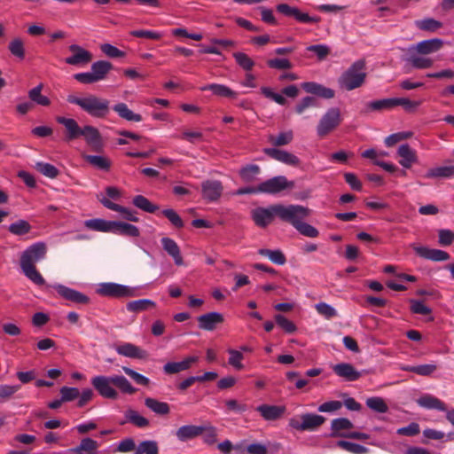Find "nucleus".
Segmentation results:
<instances>
[{"label": "nucleus", "instance_id": "1", "mask_svg": "<svg viewBox=\"0 0 454 454\" xmlns=\"http://www.w3.org/2000/svg\"><path fill=\"white\" fill-rule=\"evenodd\" d=\"M47 254V246L43 242H35L27 247L20 254V266L23 274L35 285H45V279L36 269L35 264L43 260Z\"/></svg>", "mask_w": 454, "mask_h": 454}, {"label": "nucleus", "instance_id": "2", "mask_svg": "<svg viewBox=\"0 0 454 454\" xmlns=\"http://www.w3.org/2000/svg\"><path fill=\"white\" fill-rule=\"evenodd\" d=\"M91 384L102 397L107 399H116L118 397V392L114 386H116L124 394L133 395L137 392V388L121 375L95 376L91 379Z\"/></svg>", "mask_w": 454, "mask_h": 454}, {"label": "nucleus", "instance_id": "3", "mask_svg": "<svg viewBox=\"0 0 454 454\" xmlns=\"http://www.w3.org/2000/svg\"><path fill=\"white\" fill-rule=\"evenodd\" d=\"M67 101L78 106L82 110L94 118H105L110 112V102L106 98L89 94L84 97L69 95Z\"/></svg>", "mask_w": 454, "mask_h": 454}, {"label": "nucleus", "instance_id": "4", "mask_svg": "<svg viewBox=\"0 0 454 454\" xmlns=\"http://www.w3.org/2000/svg\"><path fill=\"white\" fill-rule=\"evenodd\" d=\"M366 78L365 62L359 59L354 62L339 78V85L345 90L361 87Z\"/></svg>", "mask_w": 454, "mask_h": 454}, {"label": "nucleus", "instance_id": "5", "mask_svg": "<svg viewBox=\"0 0 454 454\" xmlns=\"http://www.w3.org/2000/svg\"><path fill=\"white\" fill-rule=\"evenodd\" d=\"M325 422V418L316 413H303L289 419L288 426L296 431H315Z\"/></svg>", "mask_w": 454, "mask_h": 454}, {"label": "nucleus", "instance_id": "6", "mask_svg": "<svg viewBox=\"0 0 454 454\" xmlns=\"http://www.w3.org/2000/svg\"><path fill=\"white\" fill-rule=\"evenodd\" d=\"M310 209L301 205L278 204L277 217L290 223L294 228L310 215Z\"/></svg>", "mask_w": 454, "mask_h": 454}, {"label": "nucleus", "instance_id": "7", "mask_svg": "<svg viewBox=\"0 0 454 454\" xmlns=\"http://www.w3.org/2000/svg\"><path fill=\"white\" fill-rule=\"evenodd\" d=\"M96 292L101 296L111 298H129L136 296L135 288L112 282L100 283Z\"/></svg>", "mask_w": 454, "mask_h": 454}, {"label": "nucleus", "instance_id": "8", "mask_svg": "<svg viewBox=\"0 0 454 454\" xmlns=\"http://www.w3.org/2000/svg\"><path fill=\"white\" fill-rule=\"evenodd\" d=\"M342 118L340 110L337 107H332L320 119L317 126V133L320 137H324L333 131L341 122Z\"/></svg>", "mask_w": 454, "mask_h": 454}, {"label": "nucleus", "instance_id": "9", "mask_svg": "<svg viewBox=\"0 0 454 454\" xmlns=\"http://www.w3.org/2000/svg\"><path fill=\"white\" fill-rule=\"evenodd\" d=\"M294 186L293 181L287 180L284 176H278L259 184L260 193L277 194L282 191L292 189Z\"/></svg>", "mask_w": 454, "mask_h": 454}, {"label": "nucleus", "instance_id": "10", "mask_svg": "<svg viewBox=\"0 0 454 454\" xmlns=\"http://www.w3.org/2000/svg\"><path fill=\"white\" fill-rule=\"evenodd\" d=\"M68 50L71 55L65 59V62L68 65L82 67L90 63L93 59L90 51L78 44H71Z\"/></svg>", "mask_w": 454, "mask_h": 454}, {"label": "nucleus", "instance_id": "11", "mask_svg": "<svg viewBox=\"0 0 454 454\" xmlns=\"http://www.w3.org/2000/svg\"><path fill=\"white\" fill-rule=\"evenodd\" d=\"M278 204L271 205L268 207H256L251 212V216L254 223L262 228L270 224L274 218L277 217Z\"/></svg>", "mask_w": 454, "mask_h": 454}, {"label": "nucleus", "instance_id": "12", "mask_svg": "<svg viewBox=\"0 0 454 454\" xmlns=\"http://www.w3.org/2000/svg\"><path fill=\"white\" fill-rule=\"evenodd\" d=\"M277 11L287 17H294L301 23H318L320 18L317 16H309L308 13L301 12L297 7L290 6L287 4H279L277 5Z\"/></svg>", "mask_w": 454, "mask_h": 454}, {"label": "nucleus", "instance_id": "13", "mask_svg": "<svg viewBox=\"0 0 454 454\" xmlns=\"http://www.w3.org/2000/svg\"><path fill=\"white\" fill-rule=\"evenodd\" d=\"M411 247L419 256L433 262H445L450 258L447 252L441 249L429 248L416 244H412Z\"/></svg>", "mask_w": 454, "mask_h": 454}, {"label": "nucleus", "instance_id": "14", "mask_svg": "<svg viewBox=\"0 0 454 454\" xmlns=\"http://www.w3.org/2000/svg\"><path fill=\"white\" fill-rule=\"evenodd\" d=\"M52 287L57 291L59 295L65 300L77 304H88L90 302V298L79 291L60 284L53 285Z\"/></svg>", "mask_w": 454, "mask_h": 454}, {"label": "nucleus", "instance_id": "15", "mask_svg": "<svg viewBox=\"0 0 454 454\" xmlns=\"http://www.w3.org/2000/svg\"><path fill=\"white\" fill-rule=\"evenodd\" d=\"M199 327L205 331H214L224 322V317L219 312H209L197 318Z\"/></svg>", "mask_w": 454, "mask_h": 454}, {"label": "nucleus", "instance_id": "16", "mask_svg": "<svg viewBox=\"0 0 454 454\" xmlns=\"http://www.w3.org/2000/svg\"><path fill=\"white\" fill-rule=\"evenodd\" d=\"M263 152L270 158L278 161H280L284 164L294 167H297L300 164V159L296 155L289 152L277 148H265Z\"/></svg>", "mask_w": 454, "mask_h": 454}, {"label": "nucleus", "instance_id": "17", "mask_svg": "<svg viewBox=\"0 0 454 454\" xmlns=\"http://www.w3.org/2000/svg\"><path fill=\"white\" fill-rule=\"evenodd\" d=\"M396 153L400 158L398 162L404 168H411L413 164L419 161L417 152L408 144L401 145Z\"/></svg>", "mask_w": 454, "mask_h": 454}, {"label": "nucleus", "instance_id": "18", "mask_svg": "<svg viewBox=\"0 0 454 454\" xmlns=\"http://www.w3.org/2000/svg\"><path fill=\"white\" fill-rule=\"evenodd\" d=\"M442 45V40L438 38L424 40L412 45L410 48V51H416L418 54L421 55H428L438 51Z\"/></svg>", "mask_w": 454, "mask_h": 454}, {"label": "nucleus", "instance_id": "19", "mask_svg": "<svg viewBox=\"0 0 454 454\" xmlns=\"http://www.w3.org/2000/svg\"><path fill=\"white\" fill-rule=\"evenodd\" d=\"M81 136H82L86 143L95 151L102 148V137L98 129L93 126L86 125L82 128Z\"/></svg>", "mask_w": 454, "mask_h": 454}, {"label": "nucleus", "instance_id": "20", "mask_svg": "<svg viewBox=\"0 0 454 454\" xmlns=\"http://www.w3.org/2000/svg\"><path fill=\"white\" fill-rule=\"evenodd\" d=\"M115 351L125 357L145 359L147 357L145 350L129 342H124L115 347Z\"/></svg>", "mask_w": 454, "mask_h": 454}, {"label": "nucleus", "instance_id": "21", "mask_svg": "<svg viewBox=\"0 0 454 454\" xmlns=\"http://www.w3.org/2000/svg\"><path fill=\"white\" fill-rule=\"evenodd\" d=\"M256 411L267 421L277 420L286 412L284 405L261 404L256 407Z\"/></svg>", "mask_w": 454, "mask_h": 454}, {"label": "nucleus", "instance_id": "22", "mask_svg": "<svg viewBox=\"0 0 454 454\" xmlns=\"http://www.w3.org/2000/svg\"><path fill=\"white\" fill-rule=\"evenodd\" d=\"M57 122L62 124L67 131L66 138L68 141L74 140L81 137L82 128H81L77 121L73 118H66L58 116L56 118Z\"/></svg>", "mask_w": 454, "mask_h": 454}, {"label": "nucleus", "instance_id": "23", "mask_svg": "<svg viewBox=\"0 0 454 454\" xmlns=\"http://www.w3.org/2000/svg\"><path fill=\"white\" fill-rule=\"evenodd\" d=\"M353 423L346 418L334 419L331 422V436L344 437L348 435V431L352 429Z\"/></svg>", "mask_w": 454, "mask_h": 454}, {"label": "nucleus", "instance_id": "24", "mask_svg": "<svg viewBox=\"0 0 454 454\" xmlns=\"http://www.w3.org/2000/svg\"><path fill=\"white\" fill-rule=\"evenodd\" d=\"M199 357L192 356L184 358L180 362H168L163 366V371L167 374H175L188 370L192 364L197 363Z\"/></svg>", "mask_w": 454, "mask_h": 454}, {"label": "nucleus", "instance_id": "25", "mask_svg": "<svg viewBox=\"0 0 454 454\" xmlns=\"http://www.w3.org/2000/svg\"><path fill=\"white\" fill-rule=\"evenodd\" d=\"M416 402L420 407L427 410L447 411L446 404L442 400L430 394L422 395Z\"/></svg>", "mask_w": 454, "mask_h": 454}, {"label": "nucleus", "instance_id": "26", "mask_svg": "<svg viewBox=\"0 0 454 454\" xmlns=\"http://www.w3.org/2000/svg\"><path fill=\"white\" fill-rule=\"evenodd\" d=\"M333 370L339 377L348 381L357 380L361 377V372L356 371L355 367L348 363H340L333 366Z\"/></svg>", "mask_w": 454, "mask_h": 454}, {"label": "nucleus", "instance_id": "27", "mask_svg": "<svg viewBox=\"0 0 454 454\" xmlns=\"http://www.w3.org/2000/svg\"><path fill=\"white\" fill-rule=\"evenodd\" d=\"M100 201L106 208L120 213L124 219L130 222H138L139 219L135 211L114 203L107 198H103Z\"/></svg>", "mask_w": 454, "mask_h": 454}, {"label": "nucleus", "instance_id": "28", "mask_svg": "<svg viewBox=\"0 0 454 454\" xmlns=\"http://www.w3.org/2000/svg\"><path fill=\"white\" fill-rule=\"evenodd\" d=\"M161 245L163 249L173 258L176 265L181 266L184 264L180 248L174 239L167 237L162 238Z\"/></svg>", "mask_w": 454, "mask_h": 454}, {"label": "nucleus", "instance_id": "29", "mask_svg": "<svg viewBox=\"0 0 454 454\" xmlns=\"http://www.w3.org/2000/svg\"><path fill=\"white\" fill-rule=\"evenodd\" d=\"M223 186L219 181H206L202 184L203 198L209 200H216L222 194Z\"/></svg>", "mask_w": 454, "mask_h": 454}, {"label": "nucleus", "instance_id": "30", "mask_svg": "<svg viewBox=\"0 0 454 454\" xmlns=\"http://www.w3.org/2000/svg\"><path fill=\"white\" fill-rule=\"evenodd\" d=\"M201 429V426L184 425L176 431V436L180 442H187L200 436Z\"/></svg>", "mask_w": 454, "mask_h": 454}, {"label": "nucleus", "instance_id": "31", "mask_svg": "<svg viewBox=\"0 0 454 454\" xmlns=\"http://www.w3.org/2000/svg\"><path fill=\"white\" fill-rule=\"evenodd\" d=\"M111 233L127 237H138L140 235L139 229L137 226L121 221H113Z\"/></svg>", "mask_w": 454, "mask_h": 454}, {"label": "nucleus", "instance_id": "32", "mask_svg": "<svg viewBox=\"0 0 454 454\" xmlns=\"http://www.w3.org/2000/svg\"><path fill=\"white\" fill-rule=\"evenodd\" d=\"M301 88L308 93L317 95L324 98H333L334 97L333 90L314 82H303Z\"/></svg>", "mask_w": 454, "mask_h": 454}, {"label": "nucleus", "instance_id": "33", "mask_svg": "<svg viewBox=\"0 0 454 454\" xmlns=\"http://www.w3.org/2000/svg\"><path fill=\"white\" fill-rule=\"evenodd\" d=\"M99 444L97 441L85 437L80 442V444L70 450L74 454H97Z\"/></svg>", "mask_w": 454, "mask_h": 454}, {"label": "nucleus", "instance_id": "34", "mask_svg": "<svg viewBox=\"0 0 454 454\" xmlns=\"http://www.w3.org/2000/svg\"><path fill=\"white\" fill-rule=\"evenodd\" d=\"M200 90H210L212 93L218 97L236 98L238 97V92L232 90L230 87L224 84L219 83H211L205 85L200 88Z\"/></svg>", "mask_w": 454, "mask_h": 454}, {"label": "nucleus", "instance_id": "35", "mask_svg": "<svg viewBox=\"0 0 454 454\" xmlns=\"http://www.w3.org/2000/svg\"><path fill=\"white\" fill-rule=\"evenodd\" d=\"M400 370L403 372H413L419 376H431L436 370L437 365L435 364H426L419 365H400Z\"/></svg>", "mask_w": 454, "mask_h": 454}, {"label": "nucleus", "instance_id": "36", "mask_svg": "<svg viewBox=\"0 0 454 454\" xmlns=\"http://www.w3.org/2000/svg\"><path fill=\"white\" fill-rule=\"evenodd\" d=\"M84 160L93 168L102 171H109L112 166L111 160L104 155H85Z\"/></svg>", "mask_w": 454, "mask_h": 454}, {"label": "nucleus", "instance_id": "37", "mask_svg": "<svg viewBox=\"0 0 454 454\" xmlns=\"http://www.w3.org/2000/svg\"><path fill=\"white\" fill-rule=\"evenodd\" d=\"M113 109L121 118L126 121L139 122L143 120L139 114L131 111L125 103H118L114 106Z\"/></svg>", "mask_w": 454, "mask_h": 454}, {"label": "nucleus", "instance_id": "38", "mask_svg": "<svg viewBox=\"0 0 454 454\" xmlns=\"http://www.w3.org/2000/svg\"><path fill=\"white\" fill-rule=\"evenodd\" d=\"M408 59L410 64L417 69H426L433 66L434 60L426 55L418 54L416 51H410Z\"/></svg>", "mask_w": 454, "mask_h": 454}, {"label": "nucleus", "instance_id": "39", "mask_svg": "<svg viewBox=\"0 0 454 454\" xmlns=\"http://www.w3.org/2000/svg\"><path fill=\"white\" fill-rule=\"evenodd\" d=\"M124 416L126 419V422H129L132 425L136 426L137 427L145 428L150 425V422L146 418H145L138 411L133 409H128L125 411Z\"/></svg>", "mask_w": 454, "mask_h": 454}, {"label": "nucleus", "instance_id": "40", "mask_svg": "<svg viewBox=\"0 0 454 454\" xmlns=\"http://www.w3.org/2000/svg\"><path fill=\"white\" fill-rule=\"evenodd\" d=\"M454 176V165L439 166L430 168L426 173L427 178H449Z\"/></svg>", "mask_w": 454, "mask_h": 454}, {"label": "nucleus", "instance_id": "41", "mask_svg": "<svg viewBox=\"0 0 454 454\" xmlns=\"http://www.w3.org/2000/svg\"><path fill=\"white\" fill-rule=\"evenodd\" d=\"M145 404L149 410L158 415H168L170 411L168 403L152 397L145 398Z\"/></svg>", "mask_w": 454, "mask_h": 454}, {"label": "nucleus", "instance_id": "42", "mask_svg": "<svg viewBox=\"0 0 454 454\" xmlns=\"http://www.w3.org/2000/svg\"><path fill=\"white\" fill-rule=\"evenodd\" d=\"M112 224L113 221H106L100 218L90 219L84 222L86 228L101 232H111Z\"/></svg>", "mask_w": 454, "mask_h": 454}, {"label": "nucleus", "instance_id": "43", "mask_svg": "<svg viewBox=\"0 0 454 454\" xmlns=\"http://www.w3.org/2000/svg\"><path fill=\"white\" fill-rule=\"evenodd\" d=\"M395 107V98H383L368 102L366 110L368 112H379L383 110H390Z\"/></svg>", "mask_w": 454, "mask_h": 454}, {"label": "nucleus", "instance_id": "44", "mask_svg": "<svg viewBox=\"0 0 454 454\" xmlns=\"http://www.w3.org/2000/svg\"><path fill=\"white\" fill-rule=\"evenodd\" d=\"M113 68L110 62L99 60L91 65V71L97 81H102L106 78L108 72Z\"/></svg>", "mask_w": 454, "mask_h": 454}, {"label": "nucleus", "instance_id": "45", "mask_svg": "<svg viewBox=\"0 0 454 454\" xmlns=\"http://www.w3.org/2000/svg\"><path fill=\"white\" fill-rule=\"evenodd\" d=\"M156 307V303L149 299L132 301L127 303V309L130 312H142Z\"/></svg>", "mask_w": 454, "mask_h": 454}, {"label": "nucleus", "instance_id": "46", "mask_svg": "<svg viewBox=\"0 0 454 454\" xmlns=\"http://www.w3.org/2000/svg\"><path fill=\"white\" fill-rule=\"evenodd\" d=\"M202 434L200 435L202 437V442L207 446H213L217 443L218 430L212 425L201 426Z\"/></svg>", "mask_w": 454, "mask_h": 454}, {"label": "nucleus", "instance_id": "47", "mask_svg": "<svg viewBox=\"0 0 454 454\" xmlns=\"http://www.w3.org/2000/svg\"><path fill=\"white\" fill-rule=\"evenodd\" d=\"M258 254L262 256L269 258L273 263L277 265H284L286 262V255L279 249L270 250L261 248L258 250Z\"/></svg>", "mask_w": 454, "mask_h": 454}, {"label": "nucleus", "instance_id": "48", "mask_svg": "<svg viewBox=\"0 0 454 454\" xmlns=\"http://www.w3.org/2000/svg\"><path fill=\"white\" fill-rule=\"evenodd\" d=\"M294 139L293 130L279 132L278 135L269 136V142L274 146H283L289 145Z\"/></svg>", "mask_w": 454, "mask_h": 454}, {"label": "nucleus", "instance_id": "49", "mask_svg": "<svg viewBox=\"0 0 454 454\" xmlns=\"http://www.w3.org/2000/svg\"><path fill=\"white\" fill-rule=\"evenodd\" d=\"M43 84L31 89L28 91V97L32 102L42 106H48L51 105V100L48 97L42 94Z\"/></svg>", "mask_w": 454, "mask_h": 454}, {"label": "nucleus", "instance_id": "50", "mask_svg": "<svg viewBox=\"0 0 454 454\" xmlns=\"http://www.w3.org/2000/svg\"><path fill=\"white\" fill-rule=\"evenodd\" d=\"M261 168L258 165L248 164L241 168L239 171V176L244 182H253L260 174Z\"/></svg>", "mask_w": 454, "mask_h": 454}, {"label": "nucleus", "instance_id": "51", "mask_svg": "<svg viewBox=\"0 0 454 454\" xmlns=\"http://www.w3.org/2000/svg\"><path fill=\"white\" fill-rule=\"evenodd\" d=\"M32 229L31 224L23 219L18 220L11 223L8 227V231L17 236L26 235L30 232Z\"/></svg>", "mask_w": 454, "mask_h": 454}, {"label": "nucleus", "instance_id": "52", "mask_svg": "<svg viewBox=\"0 0 454 454\" xmlns=\"http://www.w3.org/2000/svg\"><path fill=\"white\" fill-rule=\"evenodd\" d=\"M133 204L139 209L147 213H154L159 208L143 195L135 196L133 198Z\"/></svg>", "mask_w": 454, "mask_h": 454}, {"label": "nucleus", "instance_id": "53", "mask_svg": "<svg viewBox=\"0 0 454 454\" xmlns=\"http://www.w3.org/2000/svg\"><path fill=\"white\" fill-rule=\"evenodd\" d=\"M366 405L371 410L379 412L385 413L388 411V406L382 397L373 396L369 397L366 400Z\"/></svg>", "mask_w": 454, "mask_h": 454}, {"label": "nucleus", "instance_id": "54", "mask_svg": "<svg viewBox=\"0 0 454 454\" xmlns=\"http://www.w3.org/2000/svg\"><path fill=\"white\" fill-rule=\"evenodd\" d=\"M227 352L229 354L228 364L235 370H242L244 368V364L242 363L244 356L242 352L233 348H229Z\"/></svg>", "mask_w": 454, "mask_h": 454}, {"label": "nucleus", "instance_id": "55", "mask_svg": "<svg viewBox=\"0 0 454 454\" xmlns=\"http://www.w3.org/2000/svg\"><path fill=\"white\" fill-rule=\"evenodd\" d=\"M337 446L352 454H366L368 452L366 447L347 441H339Z\"/></svg>", "mask_w": 454, "mask_h": 454}, {"label": "nucleus", "instance_id": "56", "mask_svg": "<svg viewBox=\"0 0 454 454\" xmlns=\"http://www.w3.org/2000/svg\"><path fill=\"white\" fill-rule=\"evenodd\" d=\"M136 454H159V447L155 441H143L139 443Z\"/></svg>", "mask_w": 454, "mask_h": 454}, {"label": "nucleus", "instance_id": "57", "mask_svg": "<svg viewBox=\"0 0 454 454\" xmlns=\"http://www.w3.org/2000/svg\"><path fill=\"white\" fill-rule=\"evenodd\" d=\"M35 168L49 178H56L59 174V169L55 166L47 162H37Z\"/></svg>", "mask_w": 454, "mask_h": 454}, {"label": "nucleus", "instance_id": "58", "mask_svg": "<svg viewBox=\"0 0 454 454\" xmlns=\"http://www.w3.org/2000/svg\"><path fill=\"white\" fill-rule=\"evenodd\" d=\"M233 58L235 59L238 65L246 71H250L254 66V60L246 53L234 52Z\"/></svg>", "mask_w": 454, "mask_h": 454}, {"label": "nucleus", "instance_id": "59", "mask_svg": "<svg viewBox=\"0 0 454 454\" xmlns=\"http://www.w3.org/2000/svg\"><path fill=\"white\" fill-rule=\"evenodd\" d=\"M317 312L326 319L337 317V310L328 303L318 302L315 305Z\"/></svg>", "mask_w": 454, "mask_h": 454}, {"label": "nucleus", "instance_id": "60", "mask_svg": "<svg viewBox=\"0 0 454 454\" xmlns=\"http://www.w3.org/2000/svg\"><path fill=\"white\" fill-rule=\"evenodd\" d=\"M9 51L10 52L20 59H23L25 57V48H24V43L20 38H14L12 39L9 43Z\"/></svg>", "mask_w": 454, "mask_h": 454}, {"label": "nucleus", "instance_id": "61", "mask_svg": "<svg viewBox=\"0 0 454 454\" xmlns=\"http://www.w3.org/2000/svg\"><path fill=\"white\" fill-rule=\"evenodd\" d=\"M411 131H402L389 135L385 138V145L391 147L403 140L409 139L412 137Z\"/></svg>", "mask_w": 454, "mask_h": 454}, {"label": "nucleus", "instance_id": "62", "mask_svg": "<svg viewBox=\"0 0 454 454\" xmlns=\"http://www.w3.org/2000/svg\"><path fill=\"white\" fill-rule=\"evenodd\" d=\"M277 325L281 327L287 333H294L296 332L297 327L294 322L286 318L281 314H277L274 317Z\"/></svg>", "mask_w": 454, "mask_h": 454}, {"label": "nucleus", "instance_id": "63", "mask_svg": "<svg viewBox=\"0 0 454 454\" xmlns=\"http://www.w3.org/2000/svg\"><path fill=\"white\" fill-rule=\"evenodd\" d=\"M421 103V100L413 101L406 98H395V107L401 106L407 112H414Z\"/></svg>", "mask_w": 454, "mask_h": 454}, {"label": "nucleus", "instance_id": "64", "mask_svg": "<svg viewBox=\"0 0 454 454\" xmlns=\"http://www.w3.org/2000/svg\"><path fill=\"white\" fill-rule=\"evenodd\" d=\"M454 241V232L449 229H441L438 231V243L441 246L448 247Z\"/></svg>", "mask_w": 454, "mask_h": 454}]
</instances>
